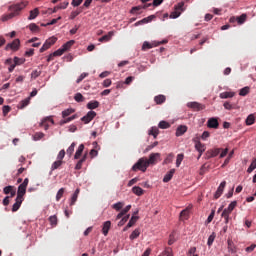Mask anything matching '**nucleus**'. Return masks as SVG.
I'll return each instance as SVG.
<instances>
[{
  "instance_id": "f257e3e1",
  "label": "nucleus",
  "mask_w": 256,
  "mask_h": 256,
  "mask_svg": "<svg viewBox=\"0 0 256 256\" xmlns=\"http://www.w3.org/2000/svg\"><path fill=\"white\" fill-rule=\"evenodd\" d=\"M29 5V1H22L20 3L12 4L9 6V14H5L2 16L1 21H9V19H13L14 17H19L21 15V11L25 9Z\"/></svg>"
},
{
  "instance_id": "f03ea898",
  "label": "nucleus",
  "mask_w": 256,
  "mask_h": 256,
  "mask_svg": "<svg viewBox=\"0 0 256 256\" xmlns=\"http://www.w3.org/2000/svg\"><path fill=\"white\" fill-rule=\"evenodd\" d=\"M148 167H149V162H147V158L143 157V158H140L137 161V163H135L132 166V171H142V173H145Z\"/></svg>"
},
{
  "instance_id": "7ed1b4c3",
  "label": "nucleus",
  "mask_w": 256,
  "mask_h": 256,
  "mask_svg": "<svg viewBox=\"0 0 256 256\" xmlns=\"http://www.w3.org/2000/svg\"><path fill=\"white\" fill-rule=\"evenodd\" d=\"M72 113H75V109H73V108H68V109L62 111V117L64 120L60 121V125H65L66 123H71V121H74V119H77V115H73V116L69 117V115H72Z\"/></svg>"
},
{
  "instance_id": "20e7f679",
  "label": "nucleus",
  "mask_w": 256,
  "mask_h": 256,
  "mask_svg": "<svg viewBox=\"0 0 256 256\" xmlns=\"http://www.w3.org/2000/svg\"><path fill=\"white\" fill-rule=\"evenodd\" d=\"M185 2H179L177 5L174 6V11L170 14V19H177L181 17V13L185 11Z\"/></svg>"
},
{
  "instance_id": "39448f33",
  "label": "nucleus",
  "mask_w": 256,
  "mask_h": 256,
  "mask_svg": "<svg viewBox=\"0 0 256 256\" xmlns=\"http://www.w3.org/2000/svg\"><path fill=\"white\" fill-rule=\"evenodd\" d=\"M55 43H57V37H50L45 41L43 46L40 48V53H45V51H47V49H51L52 45H55Z\"/></svg>"
},
{
  "instance_id": "423d86ee",
  "label": "nucleus",
  "mask_w": 256,
  "mask_h": 256,
  "mask_svg": "<svg viewBox=\"0 0 256 256\" xmlns=\"http://www.w3.org/2000/svg\"><path fill=\"white\" fill-rule=\"evenodd\" d=\"M27 185H29V178H25L23 183L19 185L17 196L24 197L25 193H27Z\"/></svg>"
},
{
  "instance_id": "0eeeda50",
  "label": "nucleus",
  "mask_w": 256,
  "mask_h": 256,
  "mask_svg": "<svg viewBox=\"0 0 256 256\" xmlns=\"http://www.w3.org/2000/svg\"><path fill=\"white\" fill-rule=\"evenodd\" d=\"M95 117H97V112L89 111L84 117L81 118V121L87 125V123H91Z\"/></svg>"
},
{
  "instance_id": "6e6552de",
  "label": "nucleus",
  "mask_w": 256,
  "mask_h": 256,
  "mask_svg": "<svg viewBox=\"0 0 256 256\" xmlns=\"http://www.w3.org/2000/svg\"><path fill=\"white\" fill-rule=\"evenodd\" d=\"M187 107H189V109H193V111H203V109H205V105L199 102H189Z\"/></svg>"
},
{
  "instance_id": "1a4fd4ad",
  "label": "nucleus",
  "mask_w": 256,
  "mask_h": 256,
  "mask_svg": "<svg viewBox=\"0 0 256 256\" xmlns=\"http://www.w3.org/2000/svg\"><path fill=\"white\" fill-rule=\"evenodd\" d=\"M21 45V41L19 39H15L12 43L6 45V51L12 49V51H19V46Z\"/></svg>"
},
{
  "instance_id": "9d476101",
  "label": "nucleus",
  "mask_w": 256,
  "mask_h": 256,
  "mask_svg": "<svg viewBox=\"0 0 256 256\" xmlns=\"http://www.w3.org/2000/svg\"><path fill=\"white\" fill-rule=\"evenodd\" d=\"M222 149L221 148H215L212 150H208L206 152V159H212L213 157H217L219 153H221Z\"/></svg>"
},
{
  "instance_id": "9b49d317",
  "label": "nucleus",
  "mask_w": 256,
  "mask_h": 256,
  "mask_svg": "<svg viewBox=\"0 0 256 256\" xmlns=\"http://www.w3.org/2000/svg\"><path fill=\"white\" fill-rule=\"evenodd\" d=\"M157 159H161L160 153H151L149 159H147L148 165H155Z\"/></svg>"
},
{
  "instance_id": "f8f14e48",
  "label": "nucleus",
  "mask_w": 256,
  "mask_h": 256,
  "mask_svg": "<svg viewBox=\"0 0 256 256\" xmlns=\"http://www.w3.org/2000/svg\"><path fill=\"white\" fill-rule=\"evenodd\" d=\"M51 123L52 125H55V121L53 120V118L51 117H46L42 120V122L40 123V127H43L45 129V131H47V129H49V123Z\"/></svg>"
},
{
  "instance_id": "ddd939ff",
  "label": "nucleus",
  "mask_w": 256,
  "mask_h": 256,
  "mask_svg": "<svg viewBox=\"0 0 256 256\" xmlns=\"http://www.w3.org/2000/svg\"><path fill=\"white\" fill-rule=\"evenodd\" d=\"M225 185H227V182H225V181L220 183L219 187L217 188V191L214 194V199H219V197H221V195H223Z\"/></svg>"
},
{
  "instance_id": "4468645a",
  "label": "nucleus",
  "mask_w": 256,
  "mask_h": 256,
  "mask_svg": "<svg viewBox=\"0 0 256 256\" xmlns=\"http://www.w3.org/2000/svg\"><path fill=\"white\" fill-rule=\"evenodd\" d=\"M154 19H155V15H150L146 18H143L142 20H139L134 25L135 27H139V25H145L147 23H151V21H153Z\"/></svg>"
},
{
  "instance_id": "2eb2a0df",
  "label": "nucleus",
  "mask_w": 256,
  "mask_h": 256,
  "mask_svg": "<svg viewBox=\"0 0 256 256\" xmlns=\"http://www.w3.org/2000/svg\"><path fill=\"white\" fill-rule=\"evenodd\" d=\"M209 129H219V120L217 118H210L207 122Z\"/></svg>"
},
{
  "instance_id": "dca6fc26",
  "label": "nucleus",
  "mask_w": 256,
  "mask_h": 256,
  "mask_svg": "<svg viewBox=\"0 0 256 256\" xmlns=\"http://www.w3.org/2000/svg\"><path fill=\"white\" fill-rule=\"evenodd\" d=\"M235 207H237V201L231 202L228 205V207L223 210L222 214L231 215V213H233V209H235Z\"/></svg>"
},
{
  "instance_id": "f3484780",
  "label": "nucleus",
  "mask_w": 256,
  "mask_h": 256,
  "mask_svg": "<svg viewBox=\"0 0 256 256\" xmlns=\"http://www.w3.org/2000/svg\"><path fill=\"white\" fill-rule=\"evenodd\" d=\"M22 203H23V198L21 196H17L16 202L12 206V212L15 213L16 211H19Z\"/></svg>"
},
{
  "instance_id": "a211bd4d",
  "label": "nucleus",
  "mask_w": 256,
  "mask_h": 256,
  "mask_svg": "<svg viewBox=\"0 0 256 256\" xmlns=\"http://www.w3.org/2000/svg\"><path fill=\"white\" fill-rule=\"evenodd\" d=\"M187 129L188 128L185 125L178 126L175 133L176 137H181L182 135H185V133H187Z\"/></svg>"
},
{
  "instance_id": "6ab92c4d",
  "label": "nucleus",
  "mask_w": 256,
  "mask_h": 256,
  "mask_svg": "<svg viewBox=\"0 0 256 256\" xmlns=\"http://www.w3.org/2000/svg\"><path fill=\"white\" fill-rule=\"evenodd\" d=\"M227 245L229 253H237V246H235V242L232 239L227 240Z\"/></svg>"
},
{
  "instance_id": "aec40b11",
  "label": "nucleus",
  "mask_w": 256,
  "mask_h": 256,
  "mask_svg": "<svg viewBox=\"0 0 256 256\" xmlns=\"http://www.w3.org/2000/svg\"><path fill=\"white\" fill-rule=\"evenodd\" d=\"M109 229H111V221L108 220L103 223V227H102V233L105 237L109 235Z\"/></svg>"
},
{
  "instance_id": "412c9836",
  "label": "nucleus",
  "mask_w": 256,
  "mask_h": 256,
  "mask_svg": "<svg viewBox=\"0 0 256 256\" xmlns=\"http://www.w3.org/2000/svg\"><path fill=\"white\" fill-rule=\"evenodd\" d=\"M175 175V168L171 169L169 172H167L163 178L164 183H169L171 179H173V176Z\"/></svg>"
},
{
  "instance_id": "4be33fe9",
  "label": "nucleus",
  "mask_w": 256,
  "mask_h": 256,
  "mask_svg": "<svg viewBox=\"0 0 256 256\" xmlns=\"http://www.w3.org/2000/svg\"><path fill=\"white\" fill-rule=\"evenodd\" d=\"M84 150H85V145L80 144L78 149L76 150V153L74 155V159H81V156L83 155Z\"/></svg>"
},
{
  "instance_id": "5701e85b",
  "label": "nucleus",
  "mask_w": 256,
  "mask_h": 256,
  "mask_svg": "<svg viewBox=\"0 0 256 256\" xmlns=\"http://www.w3.org/2000/svg\"><path fill=\"white\" fill-rule=\"evenodd\" d=\"M37 17H39V8H35L30 11L28 21H33V19H37Z\"/></svg>"
},
{
  "instance_id": "b1692460",
  "label": "nucleus",
  "mask_w": 256,
  "mask_h": 256,
  "mask_svg": "<svg viewBox=\"0 0 256 256\" xmlns=\"http://www.w3.org/2000/svg\"><path fill=\"white\" fill-rule=\"evenodd\" d=\"M87 161V153L83 155V157L77 162L75 169L76 171H79L83 167V163Z\"/></svg>"
},
{
  "instance_id": "393cba45",
  "label": "nucleus",
  "mask_w": 256,
  "mask_h": 256,
  "mask_svg": "<svg viewBox=\"0 0 256 256\" xmlns=\"http://www.w3.org/2000/svg\"><path fill=\"white\" fill-rule=\"evenodd\" d=\"M5 65H10L8 68L9 73H13V71H15V67H17L14 64L13 59H11V58L6 59Z\"/></svg>"
},
{
  "instance_id": "a878e982",
  "label": "nucleus",
  "mask_w": 256,
  "mask_h": 256,
  "mask_svg": "<svg viewBox=\"0 0 256 256\" xmlns=\"http://www.w3.org/2000/svg\"><path fill=\"white\" fill-rule=\"evenodd\" d=\"M195 149H196V151H198V153H200V155H203V153H205L206 147L204 146L203 143L198 141L195 144Z\"/></svg>"
},
{
  "instance_id": "bb28decb",
  "label": "nucleus",
  "mask_w": 256,
  "mask_h": 256,
  "mask_svg": "<svg viewBox=\"0 0 256 256\" xmlns=\"http://www.w3.org/2000/svg\"><path fill=\"white\" fill-rule=\"evenodd\" d=\"M113 35H115L114 31L108 32L107 35H104L101 38H99L100 43H103V41H105V42L111 41V38L113 37Z\"/></svg>"
},
{
  "instance_id": "cd10ccee",
  "label": "nucleus",
  "mask_w": 256,
  "mask_h": 256,
  "mask_svg": "<svg viewBox=\"0 0 256 256\" xmlns=\"http://www.w3.org/2000/svg\"><path fill=\"white\" fill-rule=\"evenodd\" d=\"M31 103V97L25 98L18 104V109H25Z\"/></svg>"
},
{
  "instance_id": "c85d7f7f",
  "label": "nucleus",
  "mask_w": 256,
  "mask_h": 256,
  "mask_svg": "<svg viewBox=\"0 0 256 256\" xmlns=\"http://www.w3.org/2000/svg\"><path fill=\"white\" fill-rule=\"evenodd\" d=\"M80 192H81V190L79 188L75 190V192L73 193V195L71 197L70 205H75V203H77V199L79 197Z\"/></svg>"
},
{
  "instance_id": "c756f323",
  "label": "nucleus",
  "mask_w": 256,
  "mask_h": 256,
  "mask_svg": "<svg viewBox=\"0 0 256 256\" xmlns=\"http://www.w3.org/2000/svg\"><path fill=\"white\" fill-rule=\"evenodd\" d=\"M235 95V92H222L220 93V99H231Z\"/></svg>"
},
{
  "instance_id": "7c9ffc66",
  "label": "nucleus",
  "mask_w": 256,
  "mask_h": 256,
  "mask_svg": "<svg viewBox=\"0 0 256 256\" xmlns=\"http://www.w3.org/2000/svg\"><path fill=\"white\" fill-rule=\"evenodd\" d=\"M154 101L157 105H162V103H165L166 101L165 95H158L154 97Z\"/></svg>"
},
{
  "instance_id": "2f4dec72",
  "label": "nucleus",
  "mask_w": 256,
  "mask_h": 256,
  "mask_svg": "<svg viewBox=\"0 0 256 256\" xmlns=\"http://www.w3.org/2000/svg\"><path fill=\"white\" fill-rule=\"evenodd\" d=\"M97 107H99V101L97 100L90 101L87 104V109H90V110L97 109Z\"/></svg>"
},
{
  "instance_id": "473e14b6",
  "label": "nucleus",
  "mask_w": 256,
  "mask_h": 256,
  "mask_svg": "<svg viewBox=\"0 0 256 256\" xmlns=\"http://www.w3.org/2000/svg\"><path fill=\"white\" fill-rule=\"evenodd\" d=\"M74 45H75V40H70V41L66 42V43L62 46V48H63V50L66 52V51H69V49H71V47L74 46Z\"/></svg>"
},
{
  "instance_id": "72a5a7b5",
  "label": "nucleus",
  "mask_w": 256,
  "mask_h": 256,
  "mask_svg": "<svg viewBox=\"0 0 256 256\" xmlns=\"http://www.w3.org/2000/svg\"><path fill=\"white\" fill-rule=\"evenodd\" d=\"M61 165H63V160H56L51 165V171H55L56 169H59V167H61Z\"/></svg>"
},
{
  "instance_id": "f704fd0d",
  "label": "nucleus",
  "mask_w": 256,
  "mask_h": 256,
  "mask_svg": "<svg viewBox=\"0 0 256 256\" xmlns=\"http://www.w3.org/2000/svg\"><path fill=\"white\" fill-rule=\"evenodd\" d=\"M28 28L30 29V31L32 33H39V31H41V28H39V26L35 23H31Z\"/></svg>"
},
{
  "instance_id": "c9c22d12",
  "label": "nucleus",
  "mask_w": 256,
  "mask_h": 256,
  "mask_svg": "<svg viewBox=\"0 0 256 256\" xmlns=\"http://www.w3.org/2000/svg\"><path fill=\"white\" fill-rule=\"evenodd\" d=\"M132 192L134 193V195H138V197H141V195H143L144 191L142 190L141 187L139 186H134L132 188Z\"/></svg>"
},
{
  "instance_id": "e433bc0d",
  "label": "nucleus",
  "mask_w": 256,
  "mask_h": 256,
  "mask_svg": "<svg viewBox=\"0 0 256 256\" xmlns=\"http://www.w3.org/2000/svg\"><path fill=\"white\" fill-rule=\"evenodd\" d=\"M189 211H190V208H185L184 210H182L180 212V218L181 219H189Z\"/></svg>"
},
{
  "instance_id": "4c0bfd02",
  "label": "nucleus",
  "mask_w": 256,
  "mask_h": 256,
  "mask_svg": "<svg viewBox=\"0 0 256 256\" xmlns=\"http://www.w3.org/2000/svg\"><path fill=\"white\" fill-rule=\"evenodd\" d=\"M236 18H237L238 25H243V23H245V21H247V14H242Z\"/></svg>"
},
{
  "instance_id": "58836bf2",
  "label": "nucleus",
  "mask_w": 256,
  "mask_h": 256,
  "mask_svg": "<svg viewBox=\"0 0 256 256\" xmlns=\"http://www.w3.org/2000/svg\"><path fill=\"white\" fill-rule=\"evenodd\" d=\"M148 134L152 135L154 137V139H157V135H159V128L152 127Z\"/></svg>"
},
{
  "instance_id": "ea45409f",
  "label": "nucleus",
  "mask_w": 256,
  "mask_h": 256,
  "mask_svg": "<svg viewBox=\"0 0 256 256\" xmlns=\"http://www.w3.org/2000/svg\"><path fill=\"white\" fill-rule=\"evenodd\" d=\"M76 145H77V144H76L75 142H73V143L68 147V149H67V151H66V153H67L68 156L71 157V155H73V153H74V151H75Z\"/></svg>"
},
{
  "instance_id": "a19ab883",
  "label": "nucleus",
  "mask_w": 256,
  "mask_h": 256,
  "mask_svg": "<svg viewBox=\"0 0 256 256\" xmlns=\"http://www.w3.org/2000/svg\"><path fill=\"white\" fill-rule=\"evenodd\" d=\"M223 107L227 111H231V110L235 109V104H231V102L226 101V102H224Z\"/></svg>"
},
{
  "instance_id": "79ce46f5",
  "label": "nucleus",
  "mask_w": 256,
  "mask_h": 256,
  "mask_svg": "<svg viewBox=\"0 0 256 256\" xmlns=\"http://www.w3.org/2000/svg\"><path fill=\"white\" fill-rule=\"evenodd\" d=\"M13 63L17 66V65H23V63H25V59L24 58H19L17 56L14 57V59L12 60Z\"/></svg>"
},
{
  "instance_id": "37998d69",
  "label": "nucleus",
  "mask_w": 256,
  "mask_h": 256,
  "mask_svg": "<svg viewBox=\"0 0 256 256\" xmlns=\"http://www.w3.org/2000/svg\"><path fill=\"white\" fill-rule=\"evenodd\" d=\"M124 203L123 202H118L113 204L112 209H115V211H121L124 207Z\"/></svg>"
},
{
  "instance_id": "c03bdc74",
  "label": "nucleus",
  "mask_w": 256,
  "mask_h": 256,
  "mask_svg": "<svg viewBox=\"0 0 256 256\" xmlns=\"http://www.w3.org/2000/svg\"><path fill=\"white\" fill-rule=\"evenodd\" d=\"M158 127L160 129H169V127H171V125L167 121H160L158 124Z\"/></svg>"
},
{
  "instance_id": "a18cd8bd",
  "label": "nucleus",
  "mask_w": 256,
  "mask_h": 256,
  "mask_svg": "<svg viewBox=\"0 0 256 256\" xmlns=\"http://www.w3.org/2000/svg\"><path fill=\"white\" fill-rule=\"evenodd\" d=\"M74 99L77 103H83V101H85V97H83V94L81 93H76Z\"/></svg>"
},
{
  "instance_id": "49530a36",
  "label": "nucleus",
  "mask_w": 256,
  "mask_h": 256,
  "mask_svg": "<svg viewBox=\"0 0 256 256\" xmlns=\"http://www.w3.org/2000/svg\"><path fill=\"white\" fill-rule=\"evenodd\" d=\"M255 169H256V158L253 159L252 163L248 167L247 173H253V171H255Z\"/></svg>"
},
{
  "instance_id": "de8ad7c7",
  "label": "nucleus",
  "mask_w": 256,
  "mask_h": 256,
  "mask_svg": "<svg viewBox=\"0 0 256 256\" xmlns=\"http://www.w3.org/2000/svg\"><path fill=\"white\" fill-rule=\"evenodd\" d=\"M255 123V116L253 114H250L246 118V125H253Z\"/></svg>"
},
{
  "instance_id": "09e8293b",
  "label": "nucleus",
  "mask_w": 256,
  "mask_h": 256,
  "mask_svg": "<svg viewBox=\"0 0 256 256\" xmlns=\"http://www.w3.org/2000/svg\"><path fill=\"white\" fill-rule=\"evenodd\" d=\"M139 235H141V232L139 231V229H135L131 235H130V239L131 241L137 239V237H139Z\"/></svg>"
},
{
  "instance_id": "8fccbe9b",
  "label": "nucleus",
  "mask_w": 256,
  "mask_h": 256,
  "mask_svg": "<svg viewBox=\"0 0 256 256\" xmlns=\"http://www.w3.org/2000/svg\"><path fill=\"white\" fill-rule=\"evenodd\" d=\"M139 217L137 216H132L131 219L129 220L127 227H133L136 223Z\"/></svg>"
},
{
  "instance_id": "3c124183",
  "label": "nucleus",
  "mask_w": 256,
  "mask_h": 256,
  "mask_svg": "<svg viewBox=\"0 0 256 256\" xmlns=\"http://www.w3.org/2000/svg\"><path fill=\"white\" fill-rule=\"evenodd\" d=\"M65 193V188H60L56 194V201H61V198L63 197Z\"/></svg>"
},
{
  "instance_id": "603ef678",
  "label": "nucleus",
  "mask_w": 256,
  "mask_h": 256,
  "mask_svg": "<svg viewBox=\"0 0 256 256\" xmlns=\"http://www.w3.org/2000/svg\"><path fill=\"white\" fill-rule=\"evenodd\" d=\"M184 155L183 154H178L177 158H176V167H181V163H183V159H184Z\"/></svg>"
},
{
  "instance_id": "864d4df0",
  "label": "nucleus",
  "mask_w": 256,
  "mask_h": 256,
  "mask_svg": "<svg viewBox=\"0 0 256 256\" xmlns=\"http://www.w3.org/2000/svg\"><path fill=\"white\" fill-rule=\"evenodd\" d=\"M43 137H45V134L43 132H36L34 135H33V139L35 141H40V139H43Z\"/></svg>"
},
{
  "instance_id": "5fc2aeb1",
  "label": "nucleus",
  "mask_w": 256,
  "mask_h": 256,
  "mask_svg": "<svg viewBox=\"0 0 256 256\" xmlns=\"http://www.w3.org/2000/svg\"><path fill=\"white\" fill-rule=\"evenodd\" d=\"M215 237H216L215 232H213V233L209 236L208 241H207L208 247H211V245H213V242L215 241Z\"/></svg>"
},
{
  "instance_id": "6e6d98bb",
  "label": "nucleus",
  "mask_w": 256,
  "mask_h": 256,
  "mask_svg": "<svg viewBox=\"0 0 256 256\" xmlns=\"http://www.w3.org/2000/svg\"><path fill=\"white\" fill-rule=\"evenodd\" d=\"M173 157H175L173 153L168 154V156L164 160V165H168V163H173Z\"/></svg>"
},
{
  "instance_id": "4d7b16f0",
  "label": "nucleus",
  "mask_w": 256,
  "mask_h": 256,
  "mask_svg": "<svg viewBox=\"0 0 256 256\" xmlns=\"http://www.w3.org/2000/svg\"><path fill=\"white\" fill-rule=\"evenodd\" d=\"M141 9H143V6L132 7V9L130 10V13L132 15H137V13H139V11H141Z\"/></svg>"
},
{
  "instance_id": "13d9d810",
  "label": "nucleus",
  "mask_w": 256,
  "mask_h": 256,
  "mask_svg": "<svg viewBox=\"0 0 256 256\" xmlns=\"http://www.w3.org/2000/svg\"><path fill=\"white\" fill-rule=\"evenodd\" d=\"M248 93H249V87L246 86V87L240 89L239 95L241 97H245Z\"/></svg>"
},
{
  "instance_id": "bf43d9fd",
  "label": "nucleus",
  "mask_w": 256,
  "mask_h": 256,
  "mask_svg": "<svg viewBox=\"0 0 256 256\" xmlns=\"http://www.w3.org/2000/svg\"><path fill=\"white\" fill-rule=\"evenodd\" d=\"M63 53H65V50L63 49V46L56 50L54 53H52V55H54L55 57H61V55H63Z\"/></svg>"
},
{
  "instance_id": "052dcab7",
  "label": "nucleus",
  "mask_w": 256,
  "mask_h": 256,
  "mask_svg": "<svg viewBox=\"0 0 256 256\" xmlns=\"http://www.w3.org/2000/svg\"><path fill=\"white\" fill-rule=\"evenodd\" d=\"M14 189H15L14 186H6V187H4V189H3V193H4L5 195H9V193H11Z\"/></svg>"
},
{
  "instance_id": "680f3d73",
  "label": "nucleus",
  "mask_w": 256,
  "mask_h": 256,
  "mask_svg": "<svg viewBox=\"0 0 256 256\" xmlns=\"http://www.w3.org/2000/svg\"><path fill=\"white\" fill-rule=\"evenodd\" d=\"M50 224L52 227H56L57 225V216L53 215L49 217Z\"/></svg>"
},
{
  "instance_id": "e2e57ef3",
  "label": "nucleus",
  "mask_w": 256,
  "mask_h": 256,
  "mask_svg": "<svg viewBox=\"0 0 256 256\" xmlns=\"http://www.w3.org/2000/svg\"><path fill=\"white\" fill-rule=\"evenodd\" d=\"M126 221H129V215L124 216L118 223V227H123L125 225Z\"/></svg>"
},
{
  "instance_id": "0e129e2a",
  "label": "nucleus",
  "mask_w": 256,
  "mask_h": 256,
  "mask_svg": "<svg viewBox=\"0 0 256 256\" xmlns=\"http://www.w3.org/2000/svg\"><path fill=\"white\" fill-rule=\"evenodd\" d=\"M175 241H176L175 232H172L169 236L168 245H173V243H175Z\"/></svg>"
},
{
  "instance_id": "69168bd1",
  "label": "nucleus",
  "mask_w": 256,
  "mask_h": 256,
  "mask_svg": "<svg viewBox=\"0 0 256 256\" xmlns=\"http://www.w3.org/2000/svg\"><path fill=\"white\" fill-rule=\"evenodd\" d=\"M41 75V71L38 70H33L31 73V78L32 79H37V77H39Z\"/></svg>"
},
{
  "instance_id": "338daca9",
  "label": "nucleus",
  "mask_w": 256,
  "mask_h": 256,
  "mask_svg": "<svg viewBox=\"0 0 256 256\" xmlns=\"http://www.w3.org/2000/svg\"><path fill=\"white\" fill-rule=\"evenodd\" d=\"M63 159H65V151L61 150L58 155H57V160L58 161H63Z\"/></svg>"
},
{
  "instance_id": "774afa93",
  "label": "nucleus",
  "mask_w": 256,
  "mask_h": 256,
  "mask_svg": "<svg viewBox=\"0 0 256 256\" xmlns=\"http://www.w3.org/2000/svg\"><path fill=\"white\" fill-rule=\"evenodd\" d=\"M165 256H173V249L171 247H167L164 251Z\"/></svg>"
}]
</instances>
